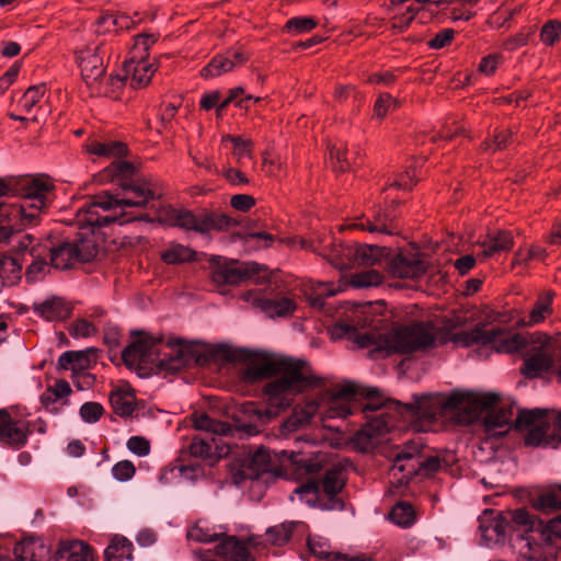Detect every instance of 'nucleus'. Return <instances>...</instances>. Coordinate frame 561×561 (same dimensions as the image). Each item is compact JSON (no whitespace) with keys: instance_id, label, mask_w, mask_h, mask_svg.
Here are the masks:
<instances>
[{"instance_id":"obj_1","label":"nucleus","mask_w":561,"mask_h":561,"mask_svg":"<svg viewBox=\"0 0 561 561\" xmlns=\"http://www.w3.org/2000/svg\"><path fill=\"white\" fill-rule=\"evenodd\" d=\"M134 167L127 161H114L104 170V176L115 182L119 191L115 194L107 191L95 195L92 201L76 211L75 222L79 232L73 241H65L50 250L51 266L67 270L78 262H89L98 254V242L94 228L108 226L119 221L125 224L131 219H124L126 207H145L152 201L162 196V188L151 178L130 179Z\"/></svg>"},{"instance_id":"obj_2","label":"nucleus","mask_w":561,"mask_h":561,"mask_svg":"<svg viewBox=\"0 0 561 561\" xmlns=\"http://www.w3.org/2000/svg\"><path fill=\"white\" fill-rule=\"evenodd\" d=\"M278 376L263 388L265 409L248 402V421L253 416L265 422L287 410L297 394L317 387V377L306 360L248 348V379H264Z\"/></svg>"},{"instance_id":"obj_3","label":"nucleus","mask_w":561,"mask_h":561,"mask_svg":"<svg viewBox=\"0 0 561 561\" xmlns=\"http://www.w3.org/2000/svg\"><path fill=\"white\" fill-rule=\"evenodd\" d=\"M357 392L358 387L353 382L343 383L325 392L323 420L345 419L351 414L363 413L366 424L357 432L356 440H366L369 444L389 431L390 422L386 416H389V410H398L400 405L391 400L380 401L370 391L367 392V402L358 403Z\"/></svg>"},{"instance_id":"obj_4","label":"nucleus","mask_w":561,"mask_h":561,"mask_svg":"<svg viewBox=\"0 0 561 561\" xmlns=\"http://www.w3.org/2000/svg\"><path fill=\"white\" fill-rule=\"evenodd\" d=\"M499 400L500 396L495 392L480 393L455 390L448 396L442 393L426 394L416 398L412 405H402L394 401L400 407L398 410H389V416H386V420L390 422L389 431L394 427V423L403 416L404 412L428 420H436L439 416H460L463 413L461 421L470 422Z\"/></svg>"},{"instance_id":"obj_5","label":"nucleus","mask_w":561,"mask_h":561,"mask_svg":"<svg viewBox=\"0 0 561 561\" xmlns=\"http://www.w3.org/2000/svg\"><path fill=\"white\" fill-rule=\"evenodd\" d=\"M332 334L337 337L353 339L362 348L373 347L371 352L382 357L393 353L407 354L431 347L436 339L435 327L430 321L397 327L379 336L357 333L354 325L340 322L333 328Z\"/></svg>"},{"instance_id":"obj_6","label":"nucleus","mask_w":561,"mask_h":561,"mask_svg":"<svg viewBox=\"0 0 561 561\" xmlns=\"http://www.w3.org/2000/svg\"><path fill=\"white\" fill-rule=\"evenodd\" d=\"M13 196L19 202L7 203L4 215L20 226H38L55 198V184L47 175L23 176L14 181Z\"/></svg>"},{"instance_id":"obj_7","label":"nucleus","mask_w":561,"mask_h":561,"mask_svg":"<svg viewBox=\"0 0 561 561\" xmlns=\"http://www.w3.org/2000/svg\"><path fill=\"white\" fill-rule=\"evenodd\" d=\"M193 427L225 437L220 444H216V453L219 458H229L228 470L234 484H242L245 480V425L237 422L229 424L211 419L206 413L192 414Z\"/></svg>"},{"instance_id":"obj_8","label":"nucleus","mask_w":561,"mask_h":561,"mask_svg":"<svg viewBox=\"0 0 561 561\" xmlns=\"http://www.w3.org/2000/svg\"><path fill=\"white\" fill-rule=\"evenodd\" d=\"M208 358L227 363H242L245 360V348H236L228 344H218L203 354L198 346L185 342L168 345L160 358V366L169 371H179L192 365L203 366Z\"/></svg>"},{"instance_id":"obj_9","label":"nucleus","mask_w":561,"mask_h":561,"mask_svg":"<svg viewBox=\"0 0 561 561\" xmlns=\"http://www.w3.org/2000/svg\"><path fill=\"white\" fill-rule=\"evenodd\" d=\"M450 341L460 347L491 346L499 353H514L525 346V340L518 333L488 327L485 323H478L469 331L455 333Z\"/></svg>"},{"instance_id":"obj_10","label":"nucleus","mask_w":561,"mask_h":561,"mask_svg":"<svg viewBox=\"0 0 561 561\" xmlns=\"http://www.w3.org/2000/svg\"><path fill=\"white\" fill-rule=\"evenodd\" d=\"M516 427L528 430L526 445L549 446L558 437L561 440V412L553 410H522L516 419Z\"/></svg>"},{"instance_id":"obj_11","label":"nucleus","mask_w":561,"mask_h":561,"mask_svg":"<svg viewBox=\"0 0 561 561\" xmlns=\"http://www.w3.org/2000/svg\"><path fill=\"white\" fill-rule=\"evenodd\" d=\"M439 467L440 459L438 457H424L421 453V445L412 443L396 454L390 476L397 478L399 483H408L414 476L427 477L435 473Z\"/></svg>"},{"instance_id":"obj_12","label":"nucleus","mask_w":561,"mask_h":561,"mask_svg":"<svg viewBox=\"0 0 561 561\" xmlns=\"http://www.w3.org/2000/svg\"><path fill=\"white\" fill-rule=\"evenodd\" d=\"M159 219L169 226L195 230L202 233L209 232L210 230H229L240 224L238 219L225 214H210L203 218H197L188 210H179L170 207L160 214Z\"/></svg>"},{"instance_id":"obj_13","label":"nucleus","mask_w":561,"mask_h":561,"mask_svg":"<svg viewBox=\"0 0 561 561\" xmlns=\"http://www.w3.org/2000/svg\"><path fill=\"white\" fill-rule=\"evenodd\" d=\"M345 480L346 477L343 468L333 467L327 471L321 482L312 481L301 484L296 488L295 493L307 503L314 502L323 493L332 501L329 508H342V502L334 499V496L343 489Z\"/></svg>"},{"instance_id":"obj_14","label":"nucleus","mask_w":561,"mask_h":561,"mask_svg":"<svg viewBox=\"0 0 561 561\" xmlns=\"http://www.w3.org/2000/svg\"><path fill=\"white\" fill-rule=\"evenodd\" d=\"M104 54V46L101 43L90 44L78 53L81 76L91 95H100L104 92L102 87L105 76Z\"/></svg>"},{"instance_id":"obj_15","label":"nucleus","mask_w":561,"mask_h":561,"mask_svg":"<svg viewBox=\"0 0 561 561\" xmlns=\"http://www.w3.org/2000/svg\"><path fill=\"white\" fill-rule=\"evenodd\" d=\"M277 288H272L264 295H253L248 290V302L256 311L263 313L270 319H287L294 316L298 304L295 294L276 293Z\"/></svg>"},{"instance_id":"obj_16","label":"nucleus","mask_w":561,"mask_h":561,"mask_svg":"<svg viewBox=\"0 0 561 561\" xmlns=\"http://www.w3.org/2000/svg\"><path fill=\"white\" fill-rule=\"evenodd\" d=\"M537 342L540 345L530 348L520 369L522 374L529 379L537 378L542 373L550 370L557 356L549 336L540 335Z\"/></svg>"},{"instance_id":"obj_17","label":"nucleus","mask_w":561,"mask_h":561,"mask_svg":"<svg viewBox=\"0 0 561 561\" xmlns=\"http://www.w3.org/2000/svg\"><path fill=\"white\" fill-rule=\"evenodd\" d=\"M270 455L267 450L260 448L250 458H248V480H250L252 500H261L263 496L267 482L273 478L270 470Z\"/></svg>"},{"instance_id":"obj_18","label":"nucleus","mask_w":561,"mask_h":561,"mask_svg":"<svg viewBox=\"0 0 561 561\" xmlns=\"http://www.w3.org/2000/svg\"><path fill=\"white\" fill-rule=\"evenodd\" d=\"M32 433L30 422L14 419L8 409H0V443L13 449L23 448Z\"/></svg>"},{"instance_id":"obj_19","label":"nucleus","mask_w":561,"mask_h":561,"mask_svg":"<svg viewBox=\"0 0 561 561\" xmlns=\"http://www.w3.org/2000/svg\"><path fill=\"white\" fill-rule=\"evenodd\" d=\"M479 530L486 546L504 542L510 535L504 512L485 510L479 517Z\"/></svg>"},{"instance_id":"obj_20","label":"nucleus","mask_w":561,"mask_h":561,"mask_svg":"<svg viewBox=\"0 0 561 561\" xmlns=\"http://www.w3.org/2000/svg\"><path fill=\"white\" fill-rule=\"evenodd\" d=\"M244 62V51L242 47L231 48L224 54H218L201 70L204 79H213L226 72L241 67Z\"/></svg>"},{"instance_id":"obj_21","label":"nucleus","mask_w":561,"mask_h":561,"mask_svg":"<svg viewBox=\"0 0 561 561\" xmlns=\"http://www.w3.org/2000/svg\"><path fill=\"white\" fill-rule=\"evenodd\" d=\"M277 280V271H271L264 264L248 262V290L253 295H264L272 288H278Z\"/></svg>"},{"instance_id":"obj_22","label":"nucleus","mask_w":561,"mask_h":561,"mask_svg":"<svg viewBox=\"0 0 561 561\" xmlns=\"http://www.w3.org/2000/svg\"><path fill=\"white\" fill-rule=\"evenodd\" d=\"M507 529L510 530L508 540L525 541V546L530 548L528 534L534 530L535 518L526 510L504 512Z\"/></svg>"},{"instance_id":"obj_23","label":"nucleus","mask_w":561,"mask_h":561,"mask_svg":"<svg viewBox=\"0 0 561 561\" xmlns=\"http://www.w3.org/2000/svg\"><path fill=\"white\" fill-rule=\"evenodd\" d=\"M126 80L134 89H140L149 84L156 70L154 60L126 59L124 62Z\"/></svg>"},{"instance_id":"obj_24","label":"nucleus","mask_w":561,"mask_h":561,"mask_svg":"<svg viewBox=\"0 0 561 561\" xmlns=\"http://www.w3.org/2000/svg\"><path fill=\"white\" fill-rule=\"evenodd\" d=\"M393 276L400 278H419L426 271V263L420 254H399L390 264Z\"/></svg>"},{"instance_id":"obj_25","label":"nucleus","mask_w":561,"mask_h":561,"mask_svg":"<svg viewBox=\"0 0 561 561\" xmlns=\"http://www.w3.org/2000/svg\"><path fill=\"white\" fill-rule=\"evenodd\" d=\"M513 415L512 407H502L489 411L483 421L486 435L490 437H501L508 433Z\"/></svg>"},{"instance_id":"obj_26","label":"nucleus","mask_w":561,"mask_h":561,"mask_svg":"<svg viewBox=\"0 0 561 561\" xmlns=\"http://www.w3.org/2000/svg\"><path fill=\"white\" fill-rule=\"evenodd\" d=\"M351 249H353V245H343L333 241H330L328 244L311 247L313 252H318L339 270L348 268L353 265V254L347 253Z\"/></svg>"},{"instance_id":"obj_27","label":"nucleus","mask_w":561,"mask_h":561,"mask_svg":"<svg viewBox=\"0 0 561 561\" xmlns=\"http://www.w3.org/2000/svg\"><path fill=\"white\" fill-rule=\"evenodd\" d=\"M92 353L93 348L64 352L58 358V367L64 370H71V377L76 378L79 374L90 369Z\"/></svg>"},{"instance_id":"obj_28","label":"nucleus","mask_w":561,"mask_h":561,"mask_svg":"<svg viewBox=\"0 0 561 561\" xmlns=\"http://www.w3.org/2000/svg\"><path fill=\"white\" fill-rule=\"evenodd\" d=\"M243 92L244 91L242 87L234 88L230 90L229 95L221 103H219L220 93L218 91H211L202 95L199 105L203 110L206 111L217 106V114L220 115L221 111L229 105L233 104L237 107H241L244 100Z\"/></svg>"},{"instance_id":"obj_29","label":"nucleus","mask_w":561,"mask_h":561,"mask_svg":"<svg viewBox=\"0 0 561 561\" xmlns=\"http://www.w3.org/2000/svg\"><path fill=\"white\" fill-rule=\"evenodd\" d=\"M55 561H94V559L90 546L80 540H70L59 543Z\"/></svg>"},{"instance_id":"obj_30","label":"nucleus","mask_w":561,"mask_h":561,"mask_svg":"<svg viewBox=\"0 0 561 561\" xmlns=\"http://www.w3.org/2000/svg\"><path fill=\"white\" fill-rule=\"evenodd\" d=\"M71 392L72 390L69 382L64 379H58L45 389L39 400L46 410L55 412L57 411L56 403L61 401L62 405L67 404V399Z\"/></svg>"},{"instance_id":"obj_31","label":"nucleus","mask_w":561,"mask_h":561,"mask_svg":"<svg viewBox=\"0 0 561 561\" xmlns=\"http://www.w3.org/2000/svg\"><path fill=\"white\" fill-rule=\"evenodd\" d=\"M514 245V237L512 232L500 230L495 234H489L481 243L483 248L481 255L483 257H492L501 252L510 251Z\"/></svg>"},{"instance_id":"obj_32","label":"nucleus","mask_w":561,"mask_h":561,"mask_svg":"<svg viewBox=\"0 0 561 561\" xmlns=\"http://www.w3.org/2000/svg\"><path fill=\"white\" fill-rule=\"evenodd\" d=\"M340 288L332 283L308 280L302 284V294L313 307H321L327 297L334 296Z\"/></svg>"},{"instance_id":"obj_33","label":"nucleus","mask_w":561,"mask_h":561,"mask_svg":"<svg viewBox=\"0 0 561 561\" xmlns=\"http://www.w3.org/2000/svg\"><path fill=\"white\" fill-rule=\"evenodd\" d=\"M110 401L114 412L121 416H129L135 411L136 397L134 390L129 386H123L115 389Z\"/></svg>"},{"instance_id":"obj_34","label":"nucleus","mask_w":561,"mask_h":561,"mask_svg":"<svg viewBox=\"0 0 561 561\" xmlns=\"http://www.w3.org/2000/svg\"><path fill=\"white\" fill-rule=\"evenodd\" d=\"M391 222L392 217L386 210L380 209L375 213L373 219H357L348 228L392 234Z\"/></svg>"},{"instance_id":"obj_35","label":"nucleus","mask_w":561,"mask_h":561,"mask_svg":"<svg viewBox=\"0 0 561 561\" xmlns=\"http://www.w3.org/2000/svg\"><path fill=\"white\" fill-rule=\"evenodd\" d=\"M215 554L228 561H245V541L226 536L216 547Z\"/></svg>"},{"instance_id":"obj_36","label":"nucleus","mask_w":561,"mask_h":561,"mask_svg":"<svg viewBox=\"0 0 561 561\" xmlns=\"http://www.w3.org/2000/svg\"><path fill=\"white\" fill-rule=\"evenodd\" d=\"M36 312L47 321H62L69 318L71 307L61 298L48 299L35 307Z\"/></svg>"},{"instance_id":"obj_37","label":"nucleus","mask_w":561,"mask_h":561,"mask_svg":"<svg viewBox=\"0 0 561 561\" xmlns=\"http://www.w3.org/2000/svg\"><path fill=\"white\" fill-rule=\"evenodd\" d=\"M85 149L90 154L104 158H122L127 152L126 145L116 140L101 141L92 139L87 142Z\"/></svg>"},{"instance_id":"obj_38","label":"nucleus","mask_w":561,"mask_h":561,"mask_svg":"<svg viewBox=\"0 0 561 561\" xmlns=\"http://www.w3.org/2000/svg\"><path fill=\"white\" fill-rule=\"evenodd\" d=\"M276 239V236L270 228L259 229L257 227H250V221H248V254L270 249Z\"/></svg>"},{"instance_id":"obj_39","label":"nucleus","mask_w":561,"mask_h":561,"mask_svg":"<svg viewBox=\"0 0 561 561\" xmlns=\"http://www.w3.org/2000/svg\"><path fill=\"white\" fill-rule=\"evenodd\" d=\"M151 345L147 339L133 342L124 348L122 357L127 366H140L147 364Z\"/></svg>"},{"instance_id":"obj_40","label":"nucleus","mask_w":561,"mask_h":561,"mask_svg":"<svg viewBox=\"0 0 561 561\" xmlns=\"http://www.w3.org/2000/svg\"><path fill=\"white\" fill-rule=\"evenodd\" d=\"M226 529L222 526H211L206 520H198L187 530V538L197 542H211L224 536Z\"/></svg>"},{"instance_id":"obj_41","label":"nucleus","mask_w":561,"mask_h":561,"mask_svg":"<svg viewBox=\"0 0 561 561\" xmlns=\"http://www.w3.org/2000/svg\"><path fill=\"white\" fill-rule=\"evenodd\" d=\"M242 278V271L232 262L218 263L211 272V279L217 285H236Z\"/></svg>"},{"instance_id":"obj_42","label":"nucleus","mask_w":561,"mask_h":561,"mask_svg":"<svg viewBox=\"0 0 561 561\" xmlns=\"http://www.w3.org/2000/svg\"><path fill=\"white\" fill-rule=\"evenodd\" d=\"M323 411L324 393L321 394L319 399L309 400L305 403L302 408H300L299 410H295L294 414L288 420V423L295 426L308 424L317 413H320L321 416L323 417Z\"/></svg>"},{"instance_id":"obj_43","label":"nucleus","mask_w":561,"mask_h":561,"mask_svg":"<svg viewBox=\"0 0 561 561\" xmlns=\"http://www.w3.org/2000/svg\"><path fill=\"white\" fill-rule=\"evenodd\" d=\"M106 561H122L133 559V543L123 536H114L104 551Z\"/></svg>"},{"instance_id":"obj_44","label":"nucleus","mask_w":561,"mask_h":561,"mask_svg":"<svg viewBox=\"0 0 561 561\" xmlns=\"http://www.w3.org/2000/svg\"><path fill=\"white\" fill-rule=\"evenodd\" d=\"M553 295L554 294L552 291H547L546 294L539 296L534 308L529 312V317L526 322L527 325L533 327L539 324L552 313Z\"/></svg>"},{"instance_id":"obj_45","label":"nucleus","mask_w":561,"mask_h":561,"mask_svg":"<svg viewBox=\"0 0 561 561\" xmlns=\"http://www.w3.org/2000/svg\"><path fill=\"white\" fill-rule=\"evenodd\" d=\"M22 266L18 259L0 254V279L3 285L12 286L21 279Z\"/></svg>"},{"instance_id":"obj_46","label":"nucleus","mask_w":561,"mask_h":561,"mask_svg":"<svg viewBox=\"0 0 561 561\" xmlns=\"http://www.w3.org/2000/svg\"><path fill=\"white\" fill-rule=\"evenodd\" d=\"M304 527L302 523H283L266 530V540L274 546L282 547L289 541L295 529Z\"/></svg>"},{"instance_id":"obj_47","label":"nucleus","mask_w":561,"mask_h":561,"mask_svg":"<svg viewBox=\"0 0 561 561\" xmlns=\"http://www.w3.org/2000/svg\"><path fill=\"white\" fill-rule=\"evenodd\" d=\"M161 260L167 264H182L195 259V252L188 247L173 243L160 254Z\"/></svg>"},{"instance_id":"obj_48","label":"nucleus","mask_w":561,"mask_h":561,"mask_svg":"<svg viewBox=\"0 0 561 561\" xmlns=\"http://www.w3.org/2000/svg\"><path fill=\"white\" fill-rule=\"evenodd\" d=\"M390 519L402 528L411 527L416 519L413 506L408 502L397 503L390 511Z\"/></svg>"},{"instance_id":"obj_49","label":"nucleus","mask_w":561,"mask_h":561,"mask_svg":"<svg viewBox=\"0 0 561 561\" xmlns=\"http://www.w3.org/2000/svg\"><path fill=\"white\" fill-rule=\"evenodd\" d=\"M158 41V36L151 33L135 36L134 45L127 59H149V49Z\"/></svg>"},{"instance_id":"obj_50","label":"nucleus","mask_w":561,"mask_h":561,"mask_svg":"<svg viewBox=\"0 0 561 561\" xmlns=\"http://www.w3.org/2000/svg\"><path fill=\"white\" fill-rule=\"evenodd\" d=\"M347 253L353 254V265H374L377 261L378 249L370 245H353Z\"/></svg>"},{"instance_id":"obj_51","label":"nucleus","mask_w":561,"mask_h":561,"mask_svg":"<svg viewBox=\"0 0 561 561\" xmlns=\"http://www.w3.org/2000/svg\"><path fill=\"white\" fill-rule=\"evenodd\" d=\"M46 93L45 84L30 87L19 101V106L26 113H30Z\"/></svg>"},{"instance_id":"obj_52","label":"nucleus","mask_w":561,"mask_h":561,"mask_svg":"<svg viewBox=\"0 0 561 561\" xmlns=\"http://www.w3.org/2000/svg\"><path fill=\"white\" fill-rule=\"evenodd\" d=\"M547 253L546 250L538 245H533L529 249L519 248L514 255L512 262L513 266L527 265L530 261H543Z\"/></svg>"},{"instance_id":"obj_53","label":"nucleus","mask_w":561,"mask_h":561,"mask_svg":"<svg viewBox=\"0 0 561 561\" xmlns=\"http://www.w3.org/2000/svg\"><path fill=\"white\" fill-rule=\"evenodd\" d=\"M8 206L7 203H0V243L8 242L12 234L15 231H22L27 228H32V226H23L15 224L13 220L9 219V217L4 215V207Z\"/></svg>"},{"instance_id":"obj_54","label":"nucleus","mask_w":561,"mask_h":561,"mask_svg":"<svg viewBox=\"0 0 561 561\" xmlns=\"http://www.w3.org/2000/svg\"><path fill=\"white\" fill-rule=\"evenodd\" d=\"M535 507L543 512L561 508V485L538 496Z\"/></svg>"},{"instance_id":"obj_55","label":"nucleus","mask_w":561,"mask_h":561,"mask_svg":"<svg viewBox=\"0 0 561 561\" xmlns=\"http://www.w3.org/2000/svg\"><path fill=\"white\" fill-rule=\"evenodd\" d=\"M382 282V275L376 270L356 273L351 277V285L355 288L378 286Z\"/></svg>"},{"instance_id":"obj_56","label":"nucleus","mask_w":561,"mask_h":561,"mask_svg":"<svg viewBox=\"0 0 561 561\" xmlns=\"http://www.w3.org/2000/svg\"><path fill=\"white\" fill-rule=\"evenodd\" d=\"M317 26L316 20L308 16H298L289 19L285 25L286 31L296 36L310 32Z\"/></svg>"},{"instance_id":"obj_57","label":"nucleus","mask_w":561,"mask_h":561,"mask_svg":"<svg viewBox=\"0 0 561 561\" xmlns=\"http://www.w3.org/2000/svg\"><path fill=\"white\" fill-rule=\"evenodd\" d=\"M98 332V323L88 318H80L73 321L70 334L75 337H90Z\"/></svg>"},{"instance_id":"obj_58","label":"nucleus","mask_w":561,"mask_h":561,"mask_svg":"<svg viewBox=\"0 0 561 561\" xmlns=\"http://www.w3.org/2000/svg\"><path fill=\"white\" fill-rule=\"evenodd\" d=\"M561 35V23L558 20H550L543 24L540 31V39L543 44L552 46Z\"/></svg>"},{"instance_id":"obj_59","label":"nucleus","mask_w":561,"mask_h":561,"mask_svg":"<svg viewBox=\"0 0 561 561\" xmlns=\"http://www.w3.org/2000/svg\"><path fill=\"white\" fill-rule=\"evenodd\" d=\"M309 551L320 558L325 559L331 556V546L329 540L320 536H309L307 540Z\"/></svg>"},{"instance_id":"obj_60","label":"nucleus","mask_w":561,"mask_h":561,"mask_svg":"<svg viewBox=\"0 0 561 561\" xmlns=\"http://www.w3.org/2000/svg\"><path fill=\"white\" fill-rule=\"evenodd\" d=\"M398 101L389 93H382L378 96L374 105V116L376 118H383L388 112L396 110Z\"/></svg>"},{"instance_id":"obj_61","label":"nucleus","mask_w":561,"mask_h":561,"mask_svg":"<svg viewBox=\"0 0 561 561\" xmlns=\"http://www.w3.org/2000/svg\"><path fill=\"white\" fill-rule=\"evenodd\" d=\"M513 140V134L511 130H501L496 133L492 141H485L483 144L484 150L497 151L508 147Z\"/></svg>"},{"instance_id":"obj_62","label":"nucleus","mask_w":561,"mask_h":561,"mask_svg":"<svg viewBox=\"0 0 561 561\" xmlns=\"http://www.w3.org/2000/svg\"><path fill=\"white\" fill-rule=\"evenodd\" d=\"M104 409L98 402H85L80 408V416L87 423H95L103 415Z\"/></svg>"},{"instance_id":"obj_63","label":"nucleus","mask_w":561,"mask_h":561,"mask_svg":"<svg viewBox=\"0 0 561 561\" xmlns=\"http://www.w3.org/2000/svg\"><path fill=\"white\" fill-rule=\"evenodd\" d=\"M136 473L134 463L129 460H122L115 463L112 468L113 477L122 482L130 480Z\"/></svg>"},{"instance_id":"obj_64","label":"nucleus","mask_w":561,"mask_h":561,"mask_svg":"<svg viewBox=\"0 0 561 561\" xmlns=\"http://www.w3.org/2000/svg\"><path fill=\"white\" fill-rule=\"evenodd\" d=\"M188 449L191 455L196 458L209 459L211 457V445L198 436L193 437Z\"/></svg>"}]
</instances>
